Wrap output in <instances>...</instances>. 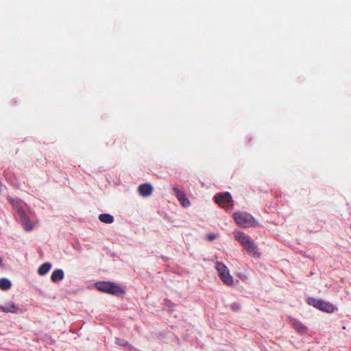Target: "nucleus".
I'll list each match as a JSON object with an SVG mask.
<instances>
[{
	"instance_id": "4468645a",
	"label": "nucleus",
	"mask_w": 351,
	"mask_h": 351,
	"mask_svg": "<svg viewBox=\"0 0 351 351\" xmlns=\"http://www.w3.org/2000/svg\"><path fill=\"white\" fill-rule=\"evenodd\" d=\"M10 203L11 205L14 207V208L16 210L18 215H19V210H24V209L22 208L21 205V201L18 199H14L10 197L9 199Z\"/></svg>"
},
{
	"instance_id": "20e7f679",
	"label": "nucleus",
	"mask_w": 351,
	"mask_h": 351,
	"mask_svg": "<svg viewBox=\"0 0 351 351\" xmlns=\"http://www.w3.org/2000/svg\"><path fill=\"white\" fill-rule=\"evenodd\" d=\"M308 303L324 312L332 313L335 311V307L331 303L320 299L309 298Z\"/></svg>"
},
{
	"instance_id": "1a4fd4ad",
	"label": "nucleus",
	"mask_w": 351,
	"mask_h": 351,
	"mask_svg": "<svg viewBox=\"0 0 351 351\" xmlns=\"http://www.w3.org/2000/svg\"><path fill=\"white\" fill-rule=\"evenodd\" d=\"M19 311V308L13 302H10L5 306L0 305V311L4 313H17Z\"/></svg>"
},
{
	"instance_id": "6e6552de",
	"label": "nucleus",
	"mask_w": 351,
	"mask_h": 351,
	"mask_svg": "<svg viewBox=\"0 0 351 351\" xmlns=\"http://www.w3.org/2000/svg\"><path fill=\"white\" fill-rule=\"evenodd\" d=\"M245 250L249 253L250 254L252 255L253 256H259V253L257 252V247L254 244L253 240L250 239L248 241V242L243 246Z\"/></svg>"
},
{
	"instance_id": "7ed1b4c3",
	"label": "nucleus",
	"mask_w": 351,
	"mask_h": 351,
	"mask_svg": "<svg viewBox=\"0 0 351 351\" xmlns=\"http://www.w3.org/2000/svg\"><path fill=\"white\" fill-rule=\"evenodd\" d=\"M215 201L217 204L227 210L232 208L233 200L230 193L228 192L217 194L215 196Z\"/></svg>"
},
{
	"instance_id": "ddd939ff",
	"label": "nucleus",
	"mask_w": 351,
	"mask_h": 351,
	"mask_svg": "<svg viewBox=\"0 0 351 351\" xmlns=\"http://www.w3.org/2000/svg\"><path fill=\"white\" fill-rule=\"evenodd\" d=\"M51 268V264L49 263H45L42 264L38 269V273L40 276H44L47 274Z\"/></svg>"
},
{
	"instance_id": "f8f14e48",
	"label": "nucleus",
	"mask_w": 351,
	"mask_h": 351,
	"mask_svg": "<svg viewBox=\"0 0 351 351\" xmlns=\"http://www.w3.org/2000/svg\"><path fill=\"white\" fill-rule=\"evenodd\" d=\"M221 280L227 285H232L234 283L233 278L230 274V271L228 269V271H224L223 274L219 275Z\"/></svg>"
},
{
	"instance_id": "6ab92c4d",
	"label": "nucleus",
	"mask_w": 351,
	"mask_h": 351,
	"mask_svg": "<svg viewBox=\"0 0 351 351\" xmlns=\"http://www.w3.org/2000/svg\"><path fill=\"white\" fill-rule=\"evenodd\" d=\"M2 263V258L0 257V265Z\"/></svg>"
},
{
	"instance_id": "9d476101",
	"label": "nucleus",
	"mask_w": 351,
	"mask_h": 351,
	"mask_svg": "<svg viewBox=\"0 0 351 351\" xmlns=\"http://www.w3.org/2000/svg\"><path fill=\"white\" fill-rule=\"evenodd\" d=\"M234 237L242 246H244L251 239L248 236L240 231L235 232Z\"/></svg>"
},
{
	"instance_id": "0eeeda50",
	"label": "nucleus",
	"mask_w": 351,
	"mask_h": 351,
	"mask_svg": "<svg viewBox=\"0 0 351 351\" xmlns=\"http://www.w3.org/2000/svg\"><path fill=\"white\" fill-rule=\"evenodd\" d=\"M138 189L139 194L143 197H148L151 195L153 192L152 186L148 183L141 184Z\"/></svg>"
},
{
	"instance_id": "9b49d317",
	"label": "nucleus",
	"mask_w": 351,
	"mask_h": 351,
	"mask_svg": "<svg viewBox=\"0 0 351 351\" xmlns=\"http://www.w3.org/2000/svg\"><path fill=\"white\" fill-rule=\"evenodd\" d=\"M64 271L61 269H55L51 276V280L53 282H57L62 280L64 278Z\"/></svg>"
},
{
	"instance_id": "39448f33",
	"label": "nucleus",
	"mask_w": 351,
	"mask_h": 351,
	"mask_svg": "<svg viewBox=\"0 0 351 351\" xmlns=\"http://www.w3.org/2000/svg\"><path fill=\"white\" fill-rule=\"evenodd\" d=\"M173 190L182 206L186 208L191 205V202L186 196V193L183 190L180 189L177 185L173 186Z\"/></svg>"
},
{
	"instance_id": "a211bd4d",
	"label": "nucleus",
	"mask_w": 351,
	"mask_h": 351,
	"mask_svg": "<svg viewBox=\"0 0 351 351\" xmlns=\"http://www.w3.org/2000/svg\"><path fill=\"white\" fill-rule=\"evenodd\" d=\"M215 268L217 270L219 275L223 274L224 271H228V267L221 262H217Z\"/></svg>"
},
{
	"instance_id": "dca6fc26",
	"label": "nucleus",
	"mask_w": 351,
	"mask_h": 351,
	"mask_svg": "<svg viewBox=\"0 0 351 351\" xmlns=\"http://www.w3.org/2000/svg\"><path fill=\"white\" fill-rule=\"evenodd\" d=\"M293 323V326L294 327V328L299 332L300 333H304L306 332L307 330V328L305 326H304L301 322H298V321H296V320H293L292 322Z\"/></svg>"
},
{
	"instance_id": "423d86ee",
	"label": "nucleus",
	"mask_w": 351,
	"mask_h": 351,
	"mask_svg": "<svg viewBox=\"0 0 351 351\" xmlns=\"http://www.w3.org/2000/svg\"><path fill=\"white\" fill-rule=\"evenodd\" d=\"M18 216L20 218L21 223L26 231H30L34 228V225L27 217L25 210H19V215Z\"/></svg>"
},
{
	"instance_id": "2eb2a0df",
	"label": "nucleus",
	"mask_w": 351,
	"mask_h": 351,
	"mask_svg": "<svg viewBox=\"0 0 351 351\" xmlns=\"http://www.w3.org/2000/svg\"><path fill=\"white\" fill-rule=\"evenodd\" d=\"M99 219L106 223H112L114 221L112 215L107 213L100 214L99 215Z\"/></svg>"
},
{
	"instance_id": "f03ea898",
	"label": "nucleus",
	"mask_w": 351,
	"mask_h": 351,
	"mask_svg": "<svg viewBox=\"0 0 351 351\" xmlns=\"http://www.w3.org/2000/svg\"><path fill=\"white\" fill-rule=\"evenodd\" d=\"M95 287L100 291L114 295H119L125 293L124 290L121 287L110 282H97L95 284Z\"/></svg>"
},
{
	"instance_id": "f257e3e1",
	"label": "nucleus",
	"mask_w": 351,
	"mask_h": 351,
	"mask_svg": "<svg viewBox=\"0 0 351 351\" xmlns=\"http://www.w3.org/2000/svg\"><path fill=\"white\" fill-rule=\"evenodd\" d=\"M233 217L237 224L243 228H250L257 224V221L252 215L246 212L234 213Z\"/></svg>"
},
{
	"instance_id": "f3484780",
	"label": "nucleus",
	"mask_w": 351,
	"mask_h": 351,
	"mask_svg": "<svg viewBox=\"0 0 351 351\" xmlns=\"http://www.w3.org/2000/svg\"><path fill=\"white\" fill-rule=\"evenodd\" d=\"M11 287V282L6 278L0 279V289L2 290H8Z\"/></svg>"
}]
</instances>
